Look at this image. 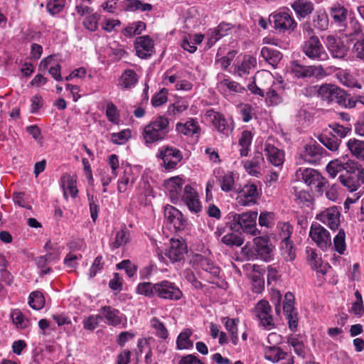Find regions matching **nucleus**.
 <instances>
[{
	"label": "nucleus",
	"instance_id": "nucleus-1",
	"mask_svg": "<svg viewBox=\"0 0 364 364\" xmlns=\"http://www.w3.org/2000/svg\"><path fill=\"white\" fill-rule=\"evenodd\" d=\"M172 129L169 119L164 116H158L146 124L142 131L141 137L146 146L151 148L166 139Z\"/></svg>",
	"mask_w": 364,
	"mask_h": 364
},
{
	"label": "nucleus",
	"instance_id": "nucleus-2",
	"mask_svg": "<svg viewBox=\"0 0 364 364\" xmlns=\"http://www.w3.org/2000/svg\"><path fill=\"white\" fill-rule=\"evenodd\" d=\"M257 212L250 211L242 213H230L227 225L235 232H243L256 235L259 232L256 228Z\"/></svg>",
	"mask_w": 364,
	"mask_h": 364
},
{
	"label": "nucleus",
	"instance_id": "nucleus-3",
	"mask_svg": "<svg viewBox=\"0 0 364 364\" xmlns=\"http://www.w3.org/2000/svg\"><path fill=\"white\" fill-rule=\"evenodd\" d=\"M296 173L297 178H301L313 192L318 196L323 195V188L328 184V181L319 171L311 168H299Z\"/></svg>",
	"mask_w": 364,
	"mask_h": 364
},
{
	"label": "nucleus",
	"instance_id": "nucleus-4",
	"mask_svg": "<svg viewBox=\"0 0 364 364\" xmlns=\"http://www.w3.org/2000/svg\"><path fill=\"white\" fill-rule=\"evenodd\" d=\"M305 32H307L311 36L304 41L302 44V51L304 54L311 60L323 61L328 59V53L325 50L318 37L313 34V29L308 26L304 30Z\"/></svg>",
	"mask_w": 364,
	"mask_h": 364
},
{
	"label": "nucleus",
	"instance_id": "nucleus-5",
	"mask_svg": "<svg viewBox=\"0 0 364 364\" xmlns=\"http://www.w3.org/2000/svg\"><path fill=\"white\" fill-rule=\"evenodd\" d=\"M274 247L269 239L264 237H257L253 240L252 247H245L243 251L252 258H259L265 262L270 261L272 257Z\"/></svg>",
	"mask_w": 364,
	"mask_h": 364
},
{
	"label": "nucleus",
	"instance_id": "nucleus-6",
	"mask_svg": "<svg viewBox=\"0 0 364 364\" xmlns=\"http://www.w3.org/2000/svg\"><path fill=\"white\" fill-rule=\"evenodd\" d=\"M262 187L260 181L249 182L245 184L239 192L238 203L244 206L257 204L262 196Z\"/></svg>",
	"mask_w": 364,
	"mask_h": 364
},
{
	"label": "nucleus",
	"instance_id": "nucleus-7",
	"mask_svg": "<svg viewBox=\"0 0 364 364\" xmlns=\"http://www.w3.org/2000/svg\"><path fill=\"white\" fill-rule=\"evenodd\" d=\"M191 263L195 269H202L209 274L210 283H213L211 279H218L220 277V268L208 257L196 254L193 256Z\"/></svg>",
	"mask_w": 364,
	"mask_h": 364
},
{
	"label": "nucleus",
	"instance_id": "nucleus-8",
	"mask_svg": "<svg viewBox=\"0 0 364 364\" xmlns=\"http://www.w3.org/2000/svg\"><path fill=\"white\" fill-rule=\"evenodd\" d=\"M156 297L168 301H178L183 296L179 287L172 282L162 280L156 283Z\"/></svg>",
	"mask_w": 364,
	"mask_h": 364
},
{
	"label": "nucleus",
	"instance_id": "nucleus-9",
	"mask_svg": "<svg viewBox=\"0 0 364 364\" xmlns=\"http://www.w3.org/2000/svg\"><path fill=\"white\" fill-rule=\"evenodd\" d=\"M270 20L273 21L274 28L279 33L294 31L297 27V23L289 10L271 14Z\"/></svg>",
	"mask_w": 364,
	"mask_h": 364
},
{
	"label": "nucleus",
	"instance_id": "nucleus-10",
	"mask_svg": "<svg viewBox=\"0 0 364 364\" xmlns=\"http://www.w3.org/2000/svg\"><path fill=\"white\" fill-rule=\"evenodd\" d=\"M255 311L262 327L267 330H270L275 327V323L271 314L272 307L268 301L262 299L258 301L255 306Z\"/></svg>",
	"mask_w": 364,
	"mask_h": 364
},
{
	"label": "nucleus",
	"instance_id": "nucleus-11",
	"mask_svg": "<svg viewBox=\"0 0 364 364\" xmlns=\"http://www.w3.org/2000/svg\"><path fill=\"white\" fill-rule=\"evenodd\" d=\"M157 156L163 161L164 168L167 170L175 169L183 159L179 149L169 146L161 147Z\"/></svg>",
	"mask_w": 364,
	"mask_h": 364
},
{
	"label": "nucleus",
	"instance_id": "nucleus-12",
	"mask_svg": "<svg viewBox=\"0 0 364 364\" xmlns=\"http://www.w3.org/2000/svg\"><path fill=\"white\" fill-rule=\"evenodd\" d=\"M309 236L317 246L323 250L331 245L329 232L318 223H313L309 230Z\"/></svg>",
	"mask_w": 364,
	"mask_h": 364
},
{
	"label": "nucleus",
	"instance_id": "nucleus-13",
	"mask_svg": "<svg viewBox=\"0 0 364 364\" xmlns=\"http://www.w3.org/2000/svg\"><path fill=\"white\" fill-rule=\"evenodd\" d=\"M101 320H105L109 326H117L121 324L124 327L127 323L126 316L119 309L111 306H103L100 309Z\"/></svg>",
	"mask_w": 364,
	"mask_h": 364
},
{
	"label": "nucleus",
	"instance_id": "nucleus-14",
	"mask_svg": "<svg viewBox=\"0 0 364 364\" xmlns=\"http://www.w3.org/2000/svg\"><path fill=\"white\" fill-rule=\"evenodd\" d=\"M325 153V149L314 141L304 146L301 156L309 164H320Z\"/></svg>",
	"mask_w": 364,
	"mask_h": 364
},
{
	"label": "nucleus",
	"instance_id": "nucleus-15",
	"mask_svg": "<svg viewBox=\"0 0 364 364\" xmlns=\"http://www.w3.org/2000/svg\"><path fill=\"white\" fill-rule=\"evenodd\" d=\"M180 200H181L193 213L197 214L202 210V205L198 198V193L189 184L184 186Z\"/></svg>",
	"mask_w": 364,
	"mask_h": 364
},
{
	"label": "nucleus",
	"instance_id": "nucleus-16",
	"mask_svg": "<svg viewBox=\"0 0 364 364\" xmlns=\"http://www.w3.org/2000/svg\"><path fill=\"white\" fill-rule=\"evenodd\" d=\"M324 43L333 58L343 59L348 55V47L341 38L328 35Z\"/></svg>",
	"mask_w": 364,
	"mask_h": 364
},
{
	"label": "nucleus",
	"instance_id": "nucleus-17",
	"mask_svg": "<svg viewBox=\"0 0 364 364\" xmlns=\"http://www.w3.org/2000/svg\"><path fill=\"white\" fill-rule=\"evenodd\" d=\"M205 116L217 131L220 133L228 135V132L232 131L234 128L232 123H228L223 114L215 112L213 109L207 110Z\"/></svg>",
	"mask_w": 364,
	"mask_h": 364
},
{
	"label": "nucleus",
	"instance_id": "nucleus-18",
	"mask_svg": "<svg viewBox=\"0 0 364 364\" xmlns=\"http://www.w3.org/2000/svg\"><path fill=\"white\" fill-rule=\"evenodd\" d=\"M185 183V180L177 176L171 177L164 182V186L168 192L171 202L174 204H177L181 199V196L183 194L182 188Z\"/></svg>",
	"mask_w": 364,
	"mask_h": 364
},
{
	"label": "nucleus",
	"instance_id": "nucleus-19",
	"mask_svg": "<svg viewBox=\"0 0 364 364\" xmlns=\"http://www.w3.org/2000/svg\"><path fill=\"white\" fill-rule=\"evenodd\" d=\"M186 253L187 245L184 241L178 239H171L170 240V246L165 255L173 263L183 260Z\"/></svg>",
	"mask_w": 364,
	"mask_h": 364
},
{
	"label": "nucleus",
	"instance_id": "nucleus-20",
	"mask_svg": "<svg viewBox=\"0 0 364 364\" xmlns=\"http://www.w3.org/2000/svg\"><path fill=\"white\" fill-rule=\"evenodd\" d=\"M134 48L138 57L142 59L150 58L154 53V41L149 36L137 37L134 43Z\"/></svg>",
	"mask_w": 364,
	"mask_h": 364
},
{
	"label": "nucleus",
	"instance_id": "nucleus-21",
	"mask_svg": "<svg viewBox=\"0 0 364 364\" xmlns=\"http://www.w3.org/2000/svg\"><path fill=\"white\" fill-rule=\"evenodd\" d=\"M341 213L336 206L327 208L316 216V219L326 225L331 230H336L340 225Z\"/></svg>",
	"mask_w": 364,
	"mask_h": 364
},
{
	"label": "nucleus",
	"instance_id": "nucleus-22",
	"mask_svg": "<svg viewBox=\"0 0 364 364\" xmlns=\"http://www.w3.org/2000/svg\"><path fill=\"white\" fill-rule=\"evenodd\" d=\"M164 217L167 221L173 225L177 230H183L186 225V220L181 211L175 207L168 205L164 208Z\"/></svg>",
	"mask_w": 364,
	"mask_h": 364
},
{
	"label": "nucleus",
	"instance_id": "nucleus-23",
	"mask_svg": "<svg viewBox=\"0 0 364 364\" xmlns=\"http://www.w3.org/2000/svg\"><path fill=\"white\" fill-rule=\"evenodd\" d=\"M292 73L298 78H306L313 76H323L325 71L321 65L304 66L299 63L294 64L291 68Z\"/></svg>",
	"mask_w": 364,
	"mask_h": 364
},
{
	"label": "nucleus",
	"instance_id": "nucleus-24",
	"mask_svg": "<svg viewBox=\"0 0 364 364\" xmlns=\"http://www.w3.org/2000/svg\"><path fill=\"white\" fill-rule=\"evenodd\" d=\"M257 67V59L250 55H245L241 62L234 66V73L240 77H247L250 71Z\"/></svg>",
	"mask_w": 364,
	"mask_h": 364
},
{
	"label": "nucleus",
	"instance_id": "nucleus-25",
	"mask_svg": "<svg viewBox=\"0 0 364 364\" xmlns=\"http://www.w3.org/2000/svg\"><path fill=\"white\" fill-rule=\"evenodd\" d=\"M176 130L187 136L196 135V137H198L201 129L196 119L190 118L185 123L178 122L176 125Z\"/></svg>",
	"mask_w": 364,
	"mask_h": 364
},
{
	"label": "nucleus",
	"instance_id": "nucleus-26",
	"mask_svg": "<svg viewBox=\"0 0 364 364\" xmlns=\"http://www.w3.org/2000/svg\"><path fill=\"white\" fill-rule=\"evenodd\" d=\"M264 154L267 160L273 166H282L284 161V154L282 150L273 144L266 142L264 144Z\"/></svg>",
	"mask_w": 364,
	"mask_h": 364
},
{
	"label": "nucleus",
	"instance_id": "nucleus-27",
	"mask_svg": "<svg viewBox=\"0 0 364 364\" xmlns=\"http://www.w3.org/2000/svg\"><path fill=\"white\" fill-rule=\"evenodd\" d=\"M233 26L230 23L221 22L208 34V45L211 47L221 38L229 35Z\"/></svg>",
	"mask_w": 364,
	"mask_h": 364
},
{
	"label": "nucleus",
	"instance_id": "nucleus-28",
	"mask_svg": "<svg viewBox=\"0 0 364 364\" xmlns=\"http://www.w3.org/2000/svg\"><path fill=\"white\" fill-rule=\"evenodd\" d=\"M264 162L262 153L256 152L252 159L244 162V168L250 175L258 177L261 173V166Z\"/></svg>",
	"mask_w": 364,
	"mask_h": 364
},
{
	"label": "nucleus",
	"instance_id": "nucleus-29",
	"mask_svg": "<svg viewBox=\"0 0 364 364\" xmlns=\"http://www.w3.org/2000/svg\"><path fill=\"white\" fill-rule=\"evenodd\" d=\"M333 102H336L342 107L348 109L355 107V101H354V97H351V95L346 91L338 87H336V89L334 91Z\"/></svg>",
	"mask_w": 364,
	"mask_h": 364
},
{
	"label": "nucleus",
	"instance_id": "nucleus-30",
	"mask_svg": "<svg viewBox=\"0 0 364 364\" xmlns=\"http://www.w3.org/2000/svg\"><path fill=\"white\" fill-rule=\"evenodd\" d=\"M346 32V36L348 40L353 43L364 39V33L362 27L356 20L350 19Z\"/></svg>",
	"mask_w": 364,
	"mask_h": 364
},
{
	"label": "nucleus",
	"instance_id": "nucleus-31",
	"mask_svg": "<svg viewBox=\"0 0 364 364\" xmlns=\"http://www.w3.org/2000/svg\"><path fill=\"white\" fill-rule=\"evenodd\" d=\"M291 8L299 18H306L314 9L313 3L309 0H295L291 4Z\"/></svg>",
	"mask_w": 364,
	"mask_h": 364
},
{
	"label": "nucleus",
	"instance_id": "nucleus-32",
	"mask_svg": "<svg viewBox=\"0 0 364 364\" xmlns=\"http://www.w3.org/2000/svg\"><path fill=\"white\" fill-rule=\"evenodd\" d=\"M61 186L64 190V197L67 199V191H69L72 198H75L78 195L77 180L68 173H65L61 177Z\"/></svg>",
	"mask_w": 364,
	"mask_h": 364
},
{
	"label": "nucleus",
	"instance_id": "nucleus-33",
	"mask_svg": "<svg viewBox=\"0 0 364 364\" xmlns=\"http://www.w3.org/2000/svg\"><path fill=\"white\" fill-rule=\"evenodd\" d=\"M336 85L331 84H323L318 87L316 86L310 87L309 88H306V92L309 90L311 91L317 92L318 96L321 97V99L324 101H327L328 103L333 102V97L334 95V91L336 89Z\"/></svg>",
	"mask_w": 364,
	"mask_h": 364
},
{
	"label": "nucleus",
	"instance_id": "nucleus-34",
	"mask_svg": "<svg viewBox=\"0 0 364 364\" xmlns=\"http://www.w3.org/2000/svg\"><path fill=\"white\" fill-rule=\"evenodd\" d=\"M138 82V75L132 69L125 70L119 78V86L122 89H132Z\"/></svg>",
	"mask_w": 364,
	"mask_h": 364
},
{
	"label": "nucleus",
	"instance_id": "nucleus-35",
	"mask_svg": "<svg viewBox=\"0 0 364 364\" xmlns=\"http://www.w3.org/2000/svg\"><path fill=\"white\" fill-rule=\"evenodd\" d=\"M260 55L274 67L277 66L282 58L280 51L269 47H263L261 49Z\"/></svg>",
	"mask_w": 364,
	"mask_h": 364
},
{
	"label": "nucleus",
	"instance_id": "nucleus-36",
	"mask_svg": "<svg viewBox=\"0 0 364 364\" xmlns=\"http://www.w3.org/2000/svg\"><path fill=\"white\" fill-rule=\"evenodd\" d=\"M223 322L225 324L226 330L228 331L232 343L234 346H237L239 342V338L237 336V325L240 322L239 318H230L229 317H224Z\"/></svg>",
	"mask_w": 364,
	"mask_h": 364
},
{
	"label": "nucleus",
	"instance_id": "nucleus-37",
	"mask_svg": "<svg viewBox=\"0 0 364 364\" xmlns=\"http://www.w3.org/2000/svg\"><path fill=\"white\" fill-rule=\"evenodd\" d=\"M135 177L133 175L131 167L124 169L123 175L120 176L118 181V191L120 193H124L134 183Z\"/></svg>",
	"mask_w": 364,
	"mask_h": 364
},
{
	"label": "nucleus",
	"instance_id": "nucleus-38",
	"mask_svg": "<svg viewBox=\"0 0 364 364\" xmlns=\"http://www.w3.org/2000/svg\"><path fill=\"white\" fill-rule=\"evenodd\" d=\"M287 356V353L275 346L267 347L264 350L265 359L272 363H278L281 360L285 359Z\"/></svg>",
	"mask_w": 364,
	"mask_h": 364
},
{
	"label": "nucleus",
	"instance_id": "nucleus-39",
	"mask_svg": "<svg viewBox=\"0 0 364 364\" xmlns=\"http://www.w3.org/2000/svg\"><path fill=\"white\" fill-rule=\"evenodd\" d=\"M346 144L353 156L358 159L364 161V141L353 138L350 139Z\"/></svg>",
	"mask_w": 364,
	"mask_h": 364
},
{
	"label": "nucleus",
	"instance_id": "nucleus-40",
	"mask_svg": "<svg viewBox=\"0 0 364 364\" xmlns=\"http://www.w3.org/2000/svg\"><path fill=\"white\" fill-rule=\"evenodd\" d=\"M193 332L189 328L182 331L176 339V348L178 350L190 349L193 346V342L190 339Z\"/></svg>",
	"mask_w": 364,
	"mask_h": 364
},
{
	"label": "nucleus",
	"instance_id": "nucleus-41",
	"mask_svg": "<svg viewBox=\"0 0 364 364\" xmlns=\"http://www.w3.org/2000/svg\"><path fill=\"white\" fill-rule=\"evenodd\" d=\"M330 14L335 23L340 25L344 23L347 19L348 10L341 4H334L330 8Z\"/></svg>",
	"mask_w": 364,
	"mask_h": 364
},
{
	"label": "nucleus",
	"instance_id": "nucleus-42",
	"mask_svg": "<svg viewBox=\"0 0 364 364\" xmlns=\"http://www.w3.org/2000/svg\"><path fill=\"white\" fill-rule=\"evenodd\" d=\"M341 184L346 187L350 192L357 191L360 186V183L356 177V175H351L350 173H343L338 177Z\"/></svg>",
	"mask_w": 364,
	"mask_h": 364
},
{
	"label": "nucleus",
	"instance_id": "nucleus-43",
	"mask_svg": "<svg viewBox=\"0 0 364 364\" xmlns=\"http://www.w3.org/2000/svg\"><path fill=\"white\" fill-rule=\"evenodd\" d=\"M129 240V230L124 225L120 230L117 231L114 240L110 245L112 250H116L121 246L126 245Z\"/></svg>",
	"mask_w": 364,
	"mask_h": 364
},
{
	"label": "nucleus",
	"instance_id": "nucleus-44",
	"mask_svg": "<svg viewBox=\"0 0 364 364\" xmlns=\"http://www.w3.org/2000/svg\"><path fill=\"white\" fill-rule=\"evenodd\" d=\"M314 26L320 30L326 31L328 28L329 21L328 14L325 11L318 10L313 18Z\"/></svg>",
	"mask_w": 364,
	"mask_h": 364
},
{
	"label": "nucleus",
	"instance_id": "nucleus-45",
	"mask_svg": "<svg viewBox=\"0 0 364 364\" xmlns=\"http://www.w3.org/2000/svg\"><path fill=\"white\" fill-rule=\"evenodd\" d=\"M252 137L253 135L250 131L245 130L242 132L239 139V145L241 146L240 150L241 156H247L248 155Z\"/></svg>",
	"mask_w": 364,
	"mask_h": 364
},
{
	"label": "nucleus",
	"instance_id": "nucleus-46",
	"mask_svg": "<svg viewBox=\"0 0 364 364\" xmlns=\"http://www.w3.org/2000/svg\"><path fill=\"white\" fill-rule=\"evenodd\" d=\"M318 139L323 146L331 151H337L341 142V140L338 139L334 134H331V135L325 134H320L318 136Z\"/></svg>",
	"mask_w": 364,
	"mask_h": 364
},
{
	"label": "nucleus",
	"instance_id": "nucleus-47",
	"mask_svg": "<svg viewBox=\"0 0 364 364\" xmlns=\"http://www.w3.org/2000/svg\"><path fill=\"white\" fill-rule=\"evenodd\" d=\"M287 343L291 346L294 353L301 357L305 355V346L304 342L300 339V335H290L287 338Z\"/></svg>",
	"mask_w": 364,
	"mask_h": 364
},
{
	"label": "nucleus",
	"instance_id": "nucleus-48",
	"mask_svg": "<svg viewBox=\"0 0 364 364\" xmlns=\"http://www.w3.org/2000/svg\"><path fill=\"white\" fill-rule=\"evenodd\" d=\"M221 190L224 192H230L234 189L235 174L232 171H228L218 178Z\"/></svg>",
	"mask_w": 364,
	"mask_h": 364
},
{
	"label": "nucleus",
	"instance_id": "nucleus-49",
	"mask_svg": "<svg viewBox=\"0 0 364 364\" xmlns=\"http://www.w3.org/2000/svg\"><path fill=\"white\" fill-rule=\"evenodd\" d=\"M156 283L140 282L136 287V292L148 298L156 297Z\"/></svg>",
	"mask_w": 364,
	"mask_h": 364
},
{
	"label": "nucleus",
	"instance_id": "nucleus-50",
	"mask_svg": "<svg viewBox=\"0 0 364 364\" xmlns=\"http://www.w3.org/2000/svg\"><path fill=\"white\" fill-rule=\"evenodd\" d=\"M45 298L39 291H35L30 294L28 297L29 306L35 310H41L45 306Z\"/></svg>",
	"mask_w": 364,
	"mask_h": 364
},
{
	"label": "nucleus",
	"instance_id": "nucleus-51",
	"mask_svg": "<svg viewBox=\"0 0 364 364\" xmlns=\"http://www.w3.org/2000/svg\"><path fill=\"white\" fill-rule=\"evenodd\" d=\"M146 28V23L139 21L129 24L123 31V33L127 37H132L135 35H139Z\"/></svg>",
	"mask_w": 364,
	"mask_h": 364
},
{
	"label": "nucleus",
	"instance_id": "nucleus-52",
	"mask_svg": "<svg viewBox=\"0 0 364 364\" xmlns=\"http://www.w3.org/2000/svg\"><path fill=\"white\" fill-rule=\"evenodd\" d=\"M333 249L340 255H343L346 249V232L344 230L340 229L338 234L333 238Z\"/></svg>",
	"mask_w": 364,
	"mask_h": 364
},
{
	"label": "nucleus",
	"instance_id": "nucleus-53",
	"mask_svg": "<svg viewBox=\"0 0 364 364\" xmlns=\"http://www.w3.org/2000/svg\"><path fill=\"white\" fill-rule=\"evenodd\" d=\"M282 255L285 261H293L296 257V253L292 241L281 242Z\"/></svg>",
	"mask_w": 364,
	"mask_h": 364
},
{
	"label": "nucleus",
	"instance_id": "nucleus-54",
	"mask_svg": "<svg viewBox=\"0 0 364 364\" xmlns=\"http://www.w3.org/2000/svg\"><path fill=\"white\" fill-rule=\"evenodd\" d=\"M14 323L19 328H26L29 325V320L26 318L19 309L14 310L11 314Z\"/></svg>",
	"mask_w": 364,
	"mask_h": 364
},
{
	"label": "nucleus",
	"instance_id": "nucleus-55",
	"mask_svg": "<svg viewBox=\"0 0 364 364\" xmlns=\"http://www.w3.org/2000/svg\"><path fill=\"white\" fill-rule=\"evenodd\" d=\"M221 242L229 247H240L244 242V239L238 235L228 233L223 237Z\"/></svg>",
	"mask_w": 364,
	"mask_h": 364
},
{
	"label": "nucleus",
	"instance_id": "nucleus-56",
	"mask_svg": "<svg viewBox=\"0 0 364 364\" xmlns=\"http://www.w3.org/2000/svg\"><path fill=\"white\" fill-rule=\"evenodd\" d=\"M106 117L110 122L118 124L119 120V113L117 106L112 102H109L107 105Z\"/></svg>",
	"mask_w": 364,
	"mask_h": 364
},
{
	"label": "nucleus",
	"instance_id": "nucleus-57",
	"mask_svg": "<svg viewBox=\"0 0 364 364\" xmlns=\"http://www.w3.org/2000/svg\"><path fill=\"white\" fill-rule=\"evenodd\" d=\"M87 200L89 202L90 217L93 223H95L100 211V205L97 203V199L94 196V195L87 193Z\"/></svg>",
	"mask_w": 364,
	"mask_h": 364
},
{
	"label": "nucleus",
	"instance_id": "nucleus-58",
	"mask_svg": "<svg viewBox=\"0 0 364 364\" xmlns=\"http://www.w3.org/2000/svg\"><path fill=\"white\" fill-rule=\"evenodd\" d=\"M117 269H124L129 277H132L137 271V266L129 259H124L117 264Z\"/></svg>",
	"mask_w": 364,
	"mask_h": 364
},
{
	"label": "nucleus",
	"instance_id": "nucleus-59",
	"mask_svg": "<svg viewBox=\"0 0 364 364\" xmlns=\"http://www.w3.org/2000/svg\"><path fill=\"white\" fill-rule=\"evenodd\" d=\"M131 137V131L127 129L122 130L118 133H112L111 140L115 144H123Z\"/></svg>",
	"mask_w": 364,
	"mask_h": 364
},
{
	"label": "nucleus",
	"instance_id": "nucleus-60",
	"mask_svg": "<svg viewBox=\"0 0 364 364\" xmlns=\"http://www.w3.org/2000/svg\"><path fill=\"white\" fill-rule=\"evenodd\" d=\"M312 197L308 191L304 190L295 191V201L298 205L309 206Z\"/></svg>",
	"mask_w": 364,
	"mask_h": 364
},
{
	"label": "nucleus",
	"instance_id": "nucleus-61",
	"mask_svg": "<svg viewBox=\"0 0 364 364\" xmlns=\"http://www.w3.org/2000/svg\"><path fill=\"white\" fill-rule=\"evenodd\" d=\"M168 91L166 88L161 89L159 92L156 93L151 98V105L155 107H159L167 102Z\"/></svg>",
	"mask_w": 364,
	"mask_h": 364
},
{
	"label": "nucleus",
	"instance_id": "nucleus-62",
	"mask_svg": "<svg viewBox=\"0 0 364 364\" xmlns=\"http://www.w3.org/2000/svg\"><path fill=\"white\" fill-rule=\"evenodd\" d=\"M153 327L156 331V335L162 339H166L168 336V332L164 324L157 318L152 319Z\"/></svg>",
	"mask_w": 364,
	"mask_h": 364
},
{
	"label": "nucleus",
	"instance_id": "nucleus-63",
	"mask_svg": "<svg viewBox=\"0 0 364 364\" xmlns=\"http://www.w3.org/2000/svg\"><path fill=\"white\" fill-rule=\"evenodd\" d=\"M100 320H101L100 314L90 315L83 320V327L85 330L93 331L98 326Z\"/></svg>",
	"mask_w": 364,
	"mask_h": 364
},
{
	"label": "nucleus",
	"instance_id": "nucleus-64",
	"mask_svg": "<svg viewBox=\"0 0 364 364\" xmlns=\"http://www.w3.org/2000/svg\"><path fill=\"white\" fill-rule=\"evenodd\" d=\"M99 19L100 15L97 13L92 14L85 18L83 25L87 29L95 31L97 28Z\"/></svg>",
	"mask_w": 364,
	"mask_h": 364
}]
</instances>
